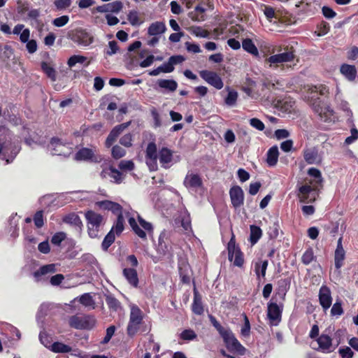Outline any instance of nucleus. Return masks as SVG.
<instances>
[{
  "label": "nucleus",
  "mask_w": 358,
  "mask_h": 358,
  "mask_svg": "<svg viewBox=\"0 0 358 358\" xmlns=\"http://www.w3.org/2000/svg\"><path fill=\"white\" fill-rule=\"evenodd\" d=\"M157 149L156 143L155 142H150L146 148L145 159L155 160V159H157Z\"/></svg>",
  "instance_id": "obj_41"
},
{
  "label": "nucleus",
  "mask_w": 358,
  "mask_h": 358,
  "mask_svg": "<svg viewBox=\"0 0 358 358\" xmlns=\"http://www.w3.org/2000/svg\"><path fill=\"white\" fill-rule=\"evenodd\" d=\"M96 320L94 315H74L69 317V324L71 328L76 329H86L90 330L96 325Z\"/></svg>",
  "instance_id": "obj_2"
},
{
  "label": "nucleus",
  "mask_w": 358,
  "mask_h": 358,
  "mask_svg": "<svg viewBox=\"0 0 358 358\" xmlns=\"http://www.w3.org/2000/svg\"><path fill=\"white\" fill-rule=\"evenodd\" d=\"M56 272V266L54 264H45L41 266L38 270L33 273V276L36 282L41 281L43 276L48 274L54 273Z\"/></svg>",
  "instance_id": "obj_19"
},
{
  "label": "nucleus",
  "mask_w": 358,
  "mask_h": 358,
  "mask_svg": "<svg viewBox=\"0 0 358 358\" xmlns=\"http://www.w3.org/2000/svg\"><path fill=\"white\" fill-rule=\"evenodd\" d=\"M130 122H124L115 126L109 133L106 138L105 145L106 148H110L114 142L117 140V137L122 133V131L128 127Z\"/></svg>",
  "instance_id": "obj_14"
},
{
  "label": "nucleus",
  "mask_w": 358,
  "mask_h": 358,
  "mask_svg": "<svg viewBox=\"0 0 358 358\" xmlns=\"http://www.w3.org/2000/svg\"><path fill=\"white\" fill-rule=\"evenodd\" d=\"M294 101L291 99H282L278 101V107L283 112L290 113L294 108Z\"/></svg>",
  "instance_id": "obj_43"
},
{
  "label": "nucleus",
  "mask_w": 358,
  "mask_h": 358,
  "mask_svg": "<svg viewBox=\"0 0 358 358\" xmlns=\"http://www.w3.org/2000/svg\"><path fill=\"white\" fill-rule=\"evenodd\" d=\"M127 20L132 26H138L142 23V22L140 21L138 12L134 10L129 13Z\"/></svg>",
  "instance_id": "obj_50"
},
{
  "label": "nucleus",
  "mask_w": 358,
  "mask_h": 358,
  "mask_svg": "<svg viewBox=\"0 0 358 358\" xmlns=\"http://www.w3.org/2000/svg\"><path fill=\"white\" fill-rule=\"evenodd\" d=\"M193 292L194 299L192 304V311L197 315H201L204 312L202 296L196 287L194 288Z\"/></svg>",
  "instance_id": "obj_20"
},
{
  "label": "nucleus",
  "mask_w": 358,
  "mask_h": 358,
  "mask_svg": "<svg viewBox=\"0 0 358 358\" xmlns=\"http://www.w3.org/2000/svg\"><path fill=\"white\" fill-rule=\"evenodd\" d=\"M185 60V58L182 55H173L169 58L167 62L162 64V72L165 73H171L174 71V65L182 63Z\"/></svg>",
  "instance_id": "obj_18"
},
{
  "label": "nucleus",
  "mask_w": 358,
  "mask_h": 358,
  "mask_svg": "<svg viewBox=\"0 0 358 358\" xmlns=\"http://www.w3.org/2000/svg\"><path fill=\"white\" fill-rule=\"evenodd\" d=\"M132 141H133V135L130 133L124 134L120 139V143L126 148L131 147Z\"/></svg>",
  "instance_id": "obj_56"
},
{
  "label": "nucleus",
  "mask_w": 358,
  "mask_h": 358,
  "mask_svg": "<svg viewBox=\"0 0 358 358\" xmlns=\"http://www.w3.org/2000/svg\"><path fill=\"white\" fill-rule=\"evenodd\" d=\"M75 159L78 161H91L95 163H99L102 160L101 155H95L93 150L88 148L80 149L76 153Z\"/></svg>",
  "instance_id": "obj_11"
},
{
  "label": "nucleus",
  "mask_w": 358,
  "mask_h": 358,
  "mask_svg": "<svg viewBox=\"0 0 358 358\" xmlns=\"http://www.w3.org/2000/svg\"><path fill=\"white\" fill-rule=\"evenodd\" d=\"M41 67L43 71L46 74V76L51 79L52 81H55L57 78V73L55 69L48 62H42L41 64Z\"/></svg>",
  "instance_id": "obj_38"
},
{
  "label": "nucleus",
  "mask_w": 358,
  "mask_h": 358,
  "mask_svg": "<svg viewBox=\"0 0 358 358\" xmlns=\"http://www.w3.org/2000/svg\"><path fill=\"white\" fill-rule=\"evenodd\" d=\"M313 110L318 114L320 118L324 122H327L330 119L331 116L333 115V110L330 107L326 106L320 100L316 101L313 103Z\"/></svg>",
  "instance_id": "obj_12"
},
{
  "label": "nucleus",
  "mask_w": 358,
  "mask_h": 358,
  "mask_svg": "<svg viewBox=\"0 0 358 358\" xmlns=\"http://www.w3.org/2000/svg\"><path fill=\"white\" fill-rule=\"evenodd\" d=\"M140 324V323H134L129 320L127 327V333L128 336L130 337L134 336L139 330Z\"/></svg>",
  "instance_id": "obj_54"
},
{
  "label": "nucleus",
  "mask_w": 358,
  "mask_h": 358,
  "mask_svg": "<svg viewBox=\"0 0 358 358\" xmlns=\"http://www.w3.org/2000/svg\"><path fill=\"white\" fill-rule=\"evenodd\" d=\"M166 27L162 22H155L152 23L148 29V34L150 36H157L166 31Z\"/></svg>",
  "instance_id": "obj_27"
},
{
  "label": "nucleus",
  "mask_w": 358,
  "mask_h": 358,
  "mask_svg": "<svg viewBox=\"0 0 358 358\" xmlns=\"http://www.w3.org/2000/svg\"><path fill=\"white\" fill-rule=\"evenodd\" d=\"M237 99V92L235 90H229L224 101L225 103L228 106H234L236 103Z\"/></svg>",
  "instance_id": "obj_55"
},
{
  "label": "nucleus",
  "mask_w": 358,
  "mask_h": 358,
  "mask_svg": "<svg viewBox=\"0 0 358 358\" xmlns=\"http://www.w3.org/2000/svg\"><path fill=\"white\" fill-rule=\"evenodd\" d=\"M71 4V0H55L54 5L58 10L68 8Z\"/></svg>",
  "instance_id": "obj_60"
},
{
  "label": "nucleus",
  "mask_w": 358,
  "mask_h": 358,
  "mask_svg": "<svg viewBox=\"0 0 358 358\" xmlns=\"http://www.w3.org/2000/svg\"><path fill=\"white\" fill-rule=\"evenodd\" d=\"M50 350L55 353H67L72 350L71 347L61 342H55L50 346Z\"/></svg>",
  "instance_id": "obj_37"
},
{
  "label": "nucleus",
  "mask_w": 358,
  "mask_h": 358,
  "mask_svg": "<svg viewBox=\"0 0 358 358\" xmlns=\"http://www.w3.org/2000/svg\"><path fill=\"white\" fill-rule=\"evenodd\" d=\"M189 32L196 37L199 38H209L210 37V32L203 29L201 27L199 26H191L188 28Z\"/></svg>",
  "instance_id": "obj_35"
},
{
  "label": "nucleus",
  "mask_w": 358,
  "mask_h": 358,
  "mask_svg": "<svg viewBox=\"0 0 358 358\" xmlns=\"http://www.w3.org/2000/svg\"><path fill=\"white\" fill-rule=\"evenodd\" d=\"M340 72L349 81H354L357 73L355 66L348 64H343L341 66Z\"/></svg>",
  "instance_id": "obj_23"
},
{
  "label": "nucleus",
  "mask_w": 358,
  "mask_h": 358,
  "mask_svg": "<svg viewBox=\"0 0 358 358\" xmlns=\"http://www.w3.org/2000/svg\"><path fill=\"white\" fill-rule=\"evenodd\" d=\"M66 238V234L63 231L55 233L51 238V243L57 246H59L61 243Z\"/></svg>",
  "instance_id": "obj_51"
},
{
  "label": "nucleus",
  "mask_w": 358,
  "mask_h": 358,
  "mask_svg": "<svg viewBox=\"0 0 358 358\" xmlns=\"http://www.w3.org/2000/svg\"><path fill=\"white\" fill-rule=\"evenodd\" d=\"M124 219L123 217V215H120L119 216H117V220L113 224L112 229L110 230H113V231H115V234L118 236L121 234V233L124 230Z\"/></svg>",
  "instance_id": "obj_47"
},
{
  "label": "nucleus",
  "mask_w": 358,
  "mask_h": 358,
  "mask_svg": "<svg viewBox=\"0 0 358 358\" xmlns=\"http://www.w3.org/2000/svg\"><path fill=\"white\" fill-rule=\"evenodd\" d=\"M128 222L134 231V232L141 238L142 239H146L147 235L144 230L141 229L139 226L138 225L136 219L133 217H130L128 219Z\"/></svg>",
  "instance_id": "obj_36"
},
{
  "label": "nucleus",
  "mask_w": 358,
  "mask_h": 358,
  "mask_svg": "<svg viewBox=\"0 0 358 358\" xmlns=\"http://www.w3.org/2000/svg\"><path fill=\"white\" fill-rule=\"evenodd\" d=\"M126 153V150L118 145H114L111 150V155L115 159L124 157Z\"/></svg>",
  "instance_id": "obj_49"
},
{
  "label": "nucleus",
  "mask_w": 358,
  "mask_h": 358,
  "mask_svg": "<svg viewBox=\"0 0 358 358\" xmlns=\"http://www.w3.org/2000/svg\"><path fill=\"white\" fill-rule=\"evenodd\" d=\"M250 242L252 245L256 244L262 236L261 228L256 225H250Z\"/></svg>",
  "instance_id": "obj_34"
},
{
  "label": "nucleus",
  "mask_w": 358,
  "mask_h": 358,
  "mask_svg": "<svg viewBox=\"0 0 358 358\" xmlns=\"http://www.w3.org/2000/svg\"><path fill=\"white\" fill-rule=\"evenodd\" d=\"M143 319V312L136 305L131 306L129 320L134 323H142Z\"/></svg>",
  "instance_id": "obj_30"
},
{
  "label": "nucleus",
  "mask_w": 358,
  "mask_h": 358,
  "mask_svg": "<svg viewBox=\"0 0 358 358\" xmlns=\"http://www.w3.org/2000/svg\"><path fill=\"white\" fill-rule=\"evenodd\" d=\"M109 171L110 173L109 176L111 178L114 180V182L117 184H120L123 180V175L122 173L114 168L113 166L109 167Z\"/></svg>",
  "instance_id": "obj_48"
},
{
  "label": "nucleus",
  "mask_w": 358,
  "mask_h": 358,
  "mask_svg": "<svg viewBox=\"0 0 358 358\" xmlns=\"http://www.w3.org/2000/svg\"><path fill=\"white\" fill-rule=\"evenodd\" d=\"M228 259L233 262L235 266L242 268L245 264L244 254L240 247L236 244L235 235L232 236L227 245Z\"/></svg>",
  "instance_id": "obj_3"
},
{
  "label": "nucleus",
  "mask_w": 358,
  "mask_h": 358,
  "mask_svg": "<svg viewBox=\"0 0 358 358\" xmlns=\"http://www.w3.org/2000/svg\"><path fill=\"white\" fill-rule=\"evenodd\" d=\"M303 158L308 164H316L320 161L317 150L308 148L303 151Z\"/></svg>",
  "instance_id": "obj_25"
},
{
  "label": "nucleus",
  "mask_w": 358,
  "mask_h": 358,
  "mask_svg": "<svg viewBox=\"0 0 358 358\" xmlns=\"http://www.w3.org/2000/svg\"><path fill=\"white\" fill-rule=\"evenodd\" d=\"M315 259V256L314 255L313 249L309 247L306 250L303 252L301 257V262L305 265L310 264L314 259Z\"/></svg>",
  "instance_id": "obj_45"
},
{
  "label": "nucleus",
  "mask_w": 358,
  "mask_h": 358,
  "mask_svg": "<svg viewBox=\"0 0 358 358\" xmlns=\"http://www.w3.org/2000/svg\"><path fill=\"white\" fill-rule=\"evenodd\" d=\"M288 289L289 285L286 280L280 281L278 284V287L275 293V296H278L281 301H284Z\"/></svg>",
  "instance_id": "obj_39"
},
{
  "label": "nucleus",
  "mask_w": 358,
  "mask_h": 358,
  "mask_svg": "<svg viewBox=\"0 0 358 358\" xmlns=\"http://www.w3.org/2000/svg\"><path fill=\"white\" fill-rule=\"evenodd\" d=\"M183 183L186 187L198 188L201 187L203 182L199 174L188 173L185 178Z\"/></svg>",
  "instance_id": "obj_22"
},
{
  "label": "nucleus",
  "mask_w": 358,
  "mask_h": 358,
  "mask_svg": "<svg viewBox=\"0 0 358 358\" xmlns=\"http://www.w3.org/2000/svg\"><path fill=\"white\" fill-rule=\"evenodd\" d=\"M308 174L313 177L314 180L300 186L296 196L300 202L309 203L315 202L318 197L323 186V179L320 171L314 167L308 170Z\"/></svg>",
  "instance_id": "obj_1"
},
{
  "label": "nucleus",
  "mask_w": 358,
  "mask_h": 358,
  "mask_svg": "<svg viewBox=\"0 0 358 358\" xmlns=\"http://www.w3.org/2000/svg\"><path fill=\"white\" fill-rule=\"evenodd\" d=\"M319 301L324 310L330 308L332 303L331 290L327 285H322L319 291Z\"/></svg>",
  "instance_id": "obj_16"
},
{
  "label": "nucleus",
  "mask_w": 358,
  "mask_h": 358,
  "mask_svg": "<svg viewBox=\"0 0 358 358\" xmlns=\"http://www.w3.org/2000/svg\"><path fill=\"white\" fill-rule=\"evenodd\" d=\"M62 221L71 225H73L78 229L83 227V222L80 217L75 213H71L65 215L62 218Z\"/></svg>",
  "instance_id": "obj_26"
},
{
  "label": "nucleus",
  "mask_w": 358,
  "mask_h": 358,
  "mask_svg": "<svg viewBox=\"0 0 358 358\" xmlns=\"http://www.w3.org/2000/svg\"><path fill=\"white\" fill-rule=\"evenodd\" d=\"M342 237L338 238L334 252V264L336 269H340L343 266L345 259V251L342 245Z\"/></svg>",
  "instance_id": "obj_17"
},
{
  "label": "nucleus",
  "mask_w": 358,
  "mask_h": 358,
  "mask_svg": "<svg viewBox=\"0 0 358 358\" xmlns=\"http://www.w3.org/2000/svg\"><path fill=\"white\" fill-rule=\"evenodd\" d=\"M123 275L128 282L134 287L138 285V278L136 270L134 268H125L122 271Z\"/></svg>",
  "instance_id": "obj_24"
},
{
  "label": "nucleus",
  "mask_w": 358,
  "mask_h": 358,
  "mask_svg": "<svg viewBox=\"0 0 358 358\" xmlns=\"http://www.w3.org/2000/svg\"><path fill=\"white\" fill-rule=\"evenodd\" d=\"M106 302L108 308L112 311H117L120 308V302L112 294L106 296Z\"/></svg>",
  "instance_id": "obj_42"
},
{
  "label": "nucleus",
  "mask_w": 358,
  "mask_h": 358,
  "mask_svg": "<svg viewBox=\"0 0 358 358\" xmlns=\"http://www.w3.org/2000/svg\"><path fill=\"white\" fill-rule=\"evenodd\" d=\"M343 313L342 303L341 301H336L331 309V315L332 316H340Z\"/></svg>",
  "instance_id": "obj_58"
},
{
  "label": "nucleus",
  "mask_w": 358,
  "mask_h": 358,
  "mask_svg": "<svg viewBox=\"0 0 358 358\" xmlns=\"http://www.w3.org/2000/svg\"><path fill=\"white\" fill-rule=\"evenodd\" d=\"M283 306L280 307L276 303L270 302L267 307V317L271 325H278L281 321Z\"/></svg>",
  "instance_id": "obj_9"
},
{
  "label": "nucleus",
  "mask_w": 358,
  "mask_h": 358,
  "mask_svg": "<svg viewBox=\"0 0 358 358\" xmlns=\"http://www.w3.org/2000/svg\"><path fill=\"white\" fill-rule=\"evenodd\" d=\"M317 30L318 36H324L329 31L330 25L328 22L322 21L317 25Z\"/></svg>",
  "instance_id": "obj_62"
},
{
  "label": "nucleus",
  "mask_w": 358,
  "mask_h": 358,
  "mask_svg": "<svg viewBox=\"0 0 358 358\" xmlns=\"http://www.w3.org/2000/svg\"><path fill=\"white\" fill-rule=\"evenodd\" d=\"M68 37L81 46H87L93 42V37L85 29L76 28L68 33Z\"/></svg>",
  "instance_id": "obj_6"
},
{
  "label": "nucleus",
  "mask_w": 358,
  "mask_h": 358,
  "mask_svg": "<svg viewBox=\"0 0 358 358\" xmlns=\"http://www.w3.org/2000/svg\"><path fill=\"white\" fill-rule=\"evenodd\" d=\"M130 122H124L115 126L109 133L106 138L105 145L106 148H110L114 142L117 140V137L122 133V131L128 127Z\"/></svg>",
  "instance_id": "obj_13"
},
{
  "label": "nucleus",
  "mask_w": 358,
  "mask_h": 358,
  "mask_svg": "<svg viewBox=\"0 0 358 358\" xmlns=\"http://www.w3.org/2000/svg\"><path fill=\"white\" fill-rule=\"evenodd\" d=\"M115 239V233L113 230H110L103 238L101 243L102 249L106 251L109 247L114 243Z\"/></svg>",
  "instance_id": "obj_46"
},
{
  "label": "nucleus",
  "mask_w": 358,
  "mask_h": 358,
  "mask_svg": "<svg viewBox=\"0 0 358 358\" xmlns=\"http://www.w3.org/2000/svg\"><path fill=\"white\" fill-rule=\"evenodd\" d=\"M157 83L160 88L171 92H175L178 88L177 82L173 79H159Z\"/></svg>",
  "instance_id": "obj_28"
},
{
  "label": "nucleus",
  "mask_w": 358,
  "mask_h": 358,
  "mask_svg": "<svg viewBox=\"0 0 358 358\" xmlns=\"http://www.w3.org/2000/svg\"><path fill=\"white\" fill-rule=\"evenodd\" d=\"M87 57L83 55H73L71 56L67 64L69 67H73L76 64H83L86 62Z\"/></svg>",
  "instance_id": "obj_53"
},
{
  "label": "nucleus",
  "mask_w": 358,
  "mask_h": 358,
  "mask_svg": "<svg viewBox=\"0 0 358 358\" xmlns=\"http://www.w3.org/2000/svg\"><path fill=\"white\" fill-rule=\"evenodd\" d=\"M196 338V334L192 329H185L180 334V338L184 341H192Z\"/></svg>",
  "instance_id": "obj_59"
},
{
  "label": "nucleus",
  "mask_w": 358,
  "mask_h": 358,
  "mask_svg": "<svg viewBox=\"0 0 358 358\" xmlns=\"http://www.w3.org/2000/svg\"><path fill=\"white\" fill-rule=\"evenodd\" d=\"M241 333L244 337H248L250 334V324L246 315H244V324L241 327Z\"/></svg>",
  "instance_id": "obj_57"
},
{
  "label": "nucleus",
  "mask_w": 358,
  "mask_h": 358,
  "mask_svg": "<svg viewBox=\"0 0 358 358\" xmlns=\"http://www.w3.org/2000/svg\"><path fill=\"white\" fill-rule=\"evenodd\" d=\"M316 341L318 348H315V350L317 351L329 353L335 350V348H332V338L328 335L322 334L318 336Z\"/></svg>",
  "instance_id": "obj_15"
},
{
  "label": "nucleus",
  "mask_w": 358,
  "mask_h": 358,
  "mask_svg": "<svg viewBox=\"0 0 358 358\" xmlns=\"http://www.w3.org/2000/svg\"><path fill=\"white\" fill-rule=\"evenodd\" d=\"M338 353L341 355V358H352L354 356L353 351L349 347L340 348L338 350Z\"/></svg>",
  "instance_id": "obj_64"
},
{
  "label": "nucleus",
  "mask_w": 358,
  "mask_h": 358,
  "mask_svg": "<svg viewBox=\"0 0 358 358\" xmlns=\"http://www.w3.org/2000/svg\"><path fill=\"white\" fill-rule=\"evenodd\" d=\"M285 51L282 53H278L276 55H273L270 56L267 61L270 64H278V63H284L292 62L295 58V50L292 46L288 47L287 46L284 48Z\"/></svg>",
  "instance_id": "obj_7"
},
{
  "label": "nucleus",
  "mask_w": 358,
  "mask_h": 358,
  "mask_svg": "<svg viewBox=\"0 0 358 358\" xmlns=\"http://www.w3.org/2000/svg\"><path fill=\"white\" fill-rule=\"evenodd\" d=\"M33 220L36 228H41L44 225L43 210H38L34 215Z\"/></svg>",
  "instance_id": "obj_52"
},
{
  "label": "nucleus",
  "mask_w": 358,
  "mask_h": 358,
  "mask_svg": "<svg viewBox=\"0 0 358 358\" xmlns=\"http://www.w3.org/2000/svg\"><path fill=\"white\" fill-rule=\"evenodd\" d=\"M278 148L277 146H273L267 152L266 162L269 166H275L278 159Z\"/></svg>",
  "instance_id": "obj_29"
},
{
  "label": "nucleus",
  "mask_w": 358,
  "mask_h": 358,
  "mask_svg": "<svg viewBox=\"0 0 358 358\" xmlns=\"http://www.w3.org/2000/svg\"><path fill=\"white\" fill-rule=\"evenodd\" d=\"M250 124L259 131H263L265 128L264 122L257 117L251 118L250 120Z\"/></svg>",
  "instance_id": "obj_63"
},
{
  "label": "nucleus",
  "mask_w": 358,
  "mask_h": 358,
  "mask_svg": "<svg viewBox=\"0 0 358 358\" xmlns=\"http://www.w3.org/2000/svg\"><path fill=\"white\" fill-rule=\"evenodd\" d=\"M244 50L255 57H259V51L253 41L250 38H245L242 42Z\"/></svg>",
  "instance_id": "obj_33"
},
{
  "label": "nucleus",
  "mask_w": 358,
  "mask_h": 358,
  "mask_svg": "<svg viewBox=\"0 0 358 358\" xmlns=\"http://www.w3.org/2000/svg\"><path fill=\"white\" fill-rule=\"evenodd\" d=\"M165 236L166 235L164 233H162L159 235L158 248H157L158 252L163 255H165L168 252H169L170 249H171L169 243L168 241H166L167 238H165Z\"/></svg>",
  "instance_id": "obj_32"
},
{
  "label": "nucleus",
  "mask_w": 358,
  "mask_h": 358,
  "mask_svg": "<svg viewBox=\"0 0 358 358\" xmlns=\"http://www.w3.org/2000/svg\"><path fill=\"white\" fill-rule=\"evenodd\" d=\"M199 75L207 83L217 90H221L224 86L222 78L216 72L208 70H202L199 71Z\"/></svg>",
  "instance_id": "obj_8"
},
{
  "label": "nucleus",
  "mask_w": 358,
  "mask_h": 358,
  "mask_svg": "<svg viewBox=\"0 0 358 358\" xmlns=\"http://www.w3.org/2000/svg\"><path fill=\"white\" fill-rule=\"evenodd\" d=\"M65 144L66 143H64L62 139L57 137H52L50 142V145L56 155H61L62 150L59 148L65 146Z\"/></svg>",
  "instance_id": "obj_44"
},
{
  "label": "nucleus",
  "mask_w": 358,
  "mask_h": 358,
  "mask_svg": "<svg viewBox=\"0 0 358 358\" xmlns=\"http://www.w3.org/2000/svg\"><path fill=\"white\" fill-rule=\"evenodd\" d=\"M229 196L231 205L236 209L239 208L244 203V192L238 185L232 186L229 189Z\"/></svg>",
  "instance_id": "obj_10"
},
{
  "label": "nucleus",
  "mask_w": 358,
  "mask_h": 358,
  "mask_svg": "<svg viewBox=\"0 0 358 358\" xmlns=\"http://www.w3.org/2000/svg\"><path fill=\"white\" fill-rule=\"evenodd\" d=\"M222 338H223L226 348L229 352L237 353L239 355H244L245 354V348L238 341L230 329L224 334Z\"/></svg>",
  "instance_id": "obj_5"
},
{
  "label": "nucleus",
  "mask_w": 358,
  "mask_h": 358,
  "mask_svg": "<svg viewBox=\"0 0 358 358\" xmlns=\"http://www.w3.org/2000/svg\"><path fill=\"white\" fill-rule=\"evenodd\" d=\"M268 265V261L267 259L261 260L255 262V272L258 278L262 277L263 278L266 276V269Z\"/></svg>",
  "instance_id": "obj_31"
},
{
  "label": "nucleus",
  "mask_w": 358,
  "mask_h": 358,
  "mask_svg": "<svg viewBox=\"0 0 358 358\" xmlns=\"http://www.w3.org/2000/svg\"><path fill=\"white\" fill-rule=\"evenodd\" d=\"M69 21L68 15H62L59 17H56L52 21V24L57 27H62L66 25Z\"/></svg>",
  "instance_id": "obj_61"
},
{
  "label": "nucleus",
  "mask_w": 358,
  "mask_h": 358,
  "mask_svg": "<svg viewBox=\"0 0 358 358\" xmlns=\"http://www.w3.org/2000/svg\"><path fill=\"white\" fill-rule=\"evenodd\" d=\"M78 301L85 307H90L92 309L95 308V302L90 293H85L82 294L79 297Z\"/></svg>",
  "instance_id": "obj_40"
},
{
  "label": "nucleus",
  "mask_w": 358,
  "mask_h": 358,
  "mask_svg": "<svg viewBox=\"0 0 358 358\" xmlns=\"http://www.w3.org/2000/svg\"><path fill=\"white\" fill-rule=\"evenodd\" d=\"M159 159L163 168H169V164L173 160V151L169 149L168 148L163 147L159 150Z\"/></svg>",
  "instance_id": "obj_21"
},
{
  "label": "nucleus",
  "mask_w": 358,
  "mask_h": 358,
  "mask_svg": "<svg viewBox=\"0 0 358 358\" xmlns=\"http://www.w3.org/2000/svg\"><path fill=\"white\" fill-rule=\"evenodd\" d=\"M85 217L87 223L89 236L91 238L96 237L98 235L99 228L103 220V216L94 210H89L85 213Z\"/></svg>",
  "instance_id": "obj_4"
}]
</instances>
